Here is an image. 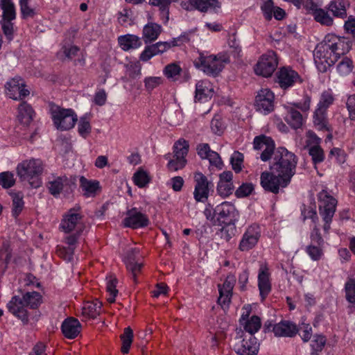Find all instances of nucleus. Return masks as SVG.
I'll list each match as a JSON object with an SVG mask.
<instances>
[{
  "instance_id": "51",
  "label": "nucleus",
  "mask_w": 355,
  "mask_h": 355,
  "mask_svg": "<svg viewBox=\"0 0 355 355\" xmlns=\"http://www.w3.org/2000/svg\"><path fill=\"white\" fill-rule=\"evenodd\" d=\"M78 131L79 135L85 139L91 133L92 126L87 116H83L80 119Z\"/></svg>"
},
{
  "instance_id": "5",
  "label": "nucleus",
  "mask_w": 355,
  "mask_h": 355,
  "mask_svg": "<svg viewBox=\"0 0 355 355\" xmlns=\"http://www.w3.org/2000/svg\"><path fill=\"white\" fill-rule=\"evenodd\" d=\"M215 213L217 215L216 224L223 227L222 233H227L225 240L229 241L234 234L235 223L238 220L239 211L234 205L230 202H223L215 207Z\"/></svg>"
},
{
  "instance_id": "32",
  "label": "nucleus",
  "mask_w": 355,
  "mask_h": 355,
  "mask_svg": "<svg viewBox=\"0 0 355 355\" xmlns=\"http://www.w3.org/2000/svg\"><path fill=\"white\" fill-rule=\"evenodd\" d=\"M12 256V250L9 241H4L0 248V277L8 268Z\"/></svg>"
},
{
  "instance_id": "58",
  "label": "nucleus",
  "mask_w": 355,
  "mask_h": 355,
  "mask_svg": "<svg viewBox=\"0 0 355 355\" xmlns=\"http://www.w3.org/2000/svg\"><path fill=\"white\" fill-rule=\"evenodd\" d=\"M202 4L203 3L200 4V3H196V4H195L191 1V0H185L180 3V6L187 11L197 10L202 12H207V10H206V7L202 6Z\"/></svg>"
},
{
  "instance_id": "49",
  "label": "nucleus",
  "mask_w": 355,
  "mask_h": 355,
  "mask_svg": "<svg viewBox=\"0 0 355 355\" xmlns=\"http://www.w3.org/2000/svg\"><path fill=\"white\" fill-rule=\"evenodd\" d=\"M309 154L311 157L312 162L315 165L320 164L324 159V150L320 145H313L310 147Z\"/></svg>"
},
{
  "instance_id": "64",
  "label": "nucleus",
  "mask_w": 355,
  "mask_h": 355,
  "mask_svg": "<svg viewBox=\"0 0 355 355\" xmlns=\"http://www.w3.org/2000/svg\"><path fill=\"white\" fill-rule=\"evenodd\" d=\"M346 107L349 112V118L352 121H355V94L348 96Z\"/></svg>"
},
{
  "instance_id": "25",
  "label": "nucleus",
  "mask_w": 355,
  "mask_h": 355,
  "mask_svg": "<svg viewBox=\"0 0 355 355\" xmlns=\"http://www.w3.org/2000/svg\"><path fill=\"white\" fill-rule=\"evenodd\" d=\"M233 173L230 171H224L219 175V181L217 184V193L222 198L230 196L234 189Z\"/></svg>"
},
{
  "instance_id": "28",
  "label": "nucleus",
  "mask_w": 355,
  "mask_h": 355,
  "mask_svg": "<svg viewBox=\"0 0 355 355\" xmlns=\"http://www.w3.org/2000/svg\"><path fill=\"white\" fill-rule=\"evenodd\" d=\"M284 120L295 130L302 128L304 121L301 112L293 107H286V114L284 116Z\"/></svg>"
},
{
  "instance_id": "14",
  "label": "nucleus",
  "mask_w": 355,
  "mask_h": 355,
  "mask_svg": "<svg viewBox=\"0 0 355 355\" xmlns=\"http://www.w3.org/2000/svg\"><path fill=\"white\" fill-rule=\"evenodd\" d=\"M261 227L259 225L253 223L249 225L239 244V250L241 252H248L253 249L261 237Z\"/></svg>"
},
{
  "instance_id": "24",
  "label": "nucleus",
  "mask_w": 355,
  "mask_h": 355,
  "mask_svg": "<svg viewBox=\"0 0 355 355\" xmlns=\"http://www.w3.org/2000/svg\"><path fill=\"white\" fill-rule=\"evenodd\" d=\"M139 254L138 248H132L128 250L125 257V262L127 270L132 275V278L135 284L137 283V277L141 272L143 267L142 263H139L137 261V257Z\"/></svg>"
},
{
  "instance_id": "59",
  "label": "nucleus",
  "mask_w": 355,
  "mask_h": 355,
  "mask_svg": "<svg viewBox=\"0 0 355 355\" xmlns=\"http://www.w3.org/2000/svg\"><path fill=\"white\" fill-rule=\"evenodd\" d=\"M0 24L3 34L8 41H11L14 36V24L12 21L1 20Z\"/></svg>"
},
{
  "instance_id": "26",
  "label": "nucleus",
  "mask_w": 355,
  "mask_h": 355,
  "mask_svg": "<svg viewBox=\"0 0 355 355\" xmlns=\"http://www.w3.org/2000/svg\"><path fill=\"white\" fill-rule=\"evenodd\" d=\"M299 331L297 325L289 320H282L275 324L273 333L277 337H294Z\"/></svg>"
},
{
  "instance_id": "20",
  "label": "nucleus",
  "mask_w": 355,
  "mask_h": 355,
  "mask_svg": "<svg viewBox=\"0 0 355 355\" xmlns=\"http://www.w3.org/2000/svg\"><path fill=\"white\" fill-rule=\"evenodd\" d=\"M125 215L123 220V224L125 227L139 229L147 227L149 224L148 216L139 211L136 207L128 209Z\"/></svg>"
},
{
  "instance_id": "6",
  "label": "nucleus",
  "mask_w": 355,
  "mask_h": 355,
  "mask_svg": "<svg viewBox=\"0 0 355 355\" xmlns=\"http://www.w3.org/2000/svg\"><path fill=\"white\" fill-rule=\"evenodd\" d=\"M318 200L319 214L324 222L323 230L325 233H329L338 201L325 189L318 193Z\"/></svg>"
},
{
  "instance_id": "31",
  "label": "nucleus",
  "mask_w": 355,
  "mask_h": 355,
  "mask_svg": "<svg viewBox=\"0 0 355 355\" xmlns=\"http://www.w3.org/2000/svg\"><path fill=\"white\" fill-rule=\"evenodd\" d=\"M162 26L156 23L149 22L143 28V39L145 44L155 41L162 33Z\"/></svg>"
},
{
  "instance_id": "48",
  "label": "nucleus",
  "mask_w": 355,
  "mask_h": 355,
  "mask_svg": "<svg viewBox=\"0 0 355 355\" xmlns=\"http://www.w3.org/2000/svg\"><path fill=\"white\" fill-rule=\"evenodd\" d=\"M182 71V68L177 63L167 64L164 69V73L168 79L176 80Z\"/></svg>"
},
{
  "instance_id": "12",
  "label": "nucleus",
  "mask_w": 355,
  "mask_h": 355,
  "mask_svg": "<svg viewBox=\"0 0 355 355\" xmlns=\"http://www.w3.org/2000/svg\"><path fill=\"white\" fill-rule=\"evenodd\" d=\"M83 216L75 208L70 209L64 216L61 220L60 228L65 233H70L73 231L82 233L84 225L82 222Z\"/></svg>"
},
{
  "instance_id": "53",
  "label": "nucleus",
  "mask_w": 355,
  "mask_h": 355,
  "mask_svg": "<svg viewBox=\"0 0 355 355\" xmlns=\"http://www.w3.org/2000/svg\"><path fill=\"white\" fill-rule=\"evenodd\" d=\"M15 183L14 174L10 171L2 172L0 173V185L5 189L12 187Z\"/></svg>"
},
{
  "instance_id": "35",
  "label": "nucleus",
  "mask_w": 355,
  "mask_h": 355,
  "mask_svg": "<svg viewBox=\"0 0 355 355\" xmlns=\"http://www.w3.org/2000/svg\"><path fill=\"white\" fill-rule=\"evenodd\" d=\"M34 110L26 101L21 102L18 107L17 117L24 123L29 124L33 119Z\"/></svg>"
},
{
  "instance_id": "57",
  "label": "nucleus",
  "mask_w": 355,
  "mask_h": 355,
  "mask_svg": "<svg viewBox=\"0 0 355 355\" xmlns=\"http://www.w3.org/2000/svg\"><path fill=\"white\" fill-rule=\"evenodd\" d=\"M322 245H316L311 243L306 247V252L314 261L319 260L322 255Z\"/></svg>"
},
{
  "instance_id": "62",
  "label": "nucleus",
  "mask_w": 355,
  "mask_h": 355,
  "mask_svg": "<svg viewBox=\"0 0 355 355\" xmlns=\"http://www.w3.org/2000/svg\"><path fill=\"white\" fill-rule=\"evenodd\" d=\"M300 331V336L304 343H307L310 340L313 331L312 327L309 324L302 323L300 327H298Z\"/></svg>"
},
{
  "instance_id": "19",
  "label": "nucleus",
  "mask_w": 355,
  "mask_h": 355,
  "mask_svg": "<svg viewBox=\"0 0 355 355\" xmlns=\"http://www.w3.org/2000/svg\"><path fill=\"white\" fill-rule=\"evenodd\" d=\"M243 310V312L239 320L240 324L243 327L245 331L248 333V335L254 336V334L261 329V318L257 315H252L250 318L252 308L249 304L245 305Z\"/></svg>"
},
{
  "instance_id": "23",
  "label": "nucleus",
  "mask_w": 355,
  "mask_h": 355,
  "mask_svg": "<svg viewBox=\"0 0 355 355\" xmlns=\"http://www.w3.org/2000/svg\"><path fill=\"white\" fill-rule=\"evenodd\" d=\"M7 95L14 100H21L28 96L30 92L25 88L23 80L19 78H14L5 85Z\"/></svg>"
},
{
  "instance_id": "41",
  "label": "nucleus",
  "mask_w": 355,
  "mask_h": 355,
  "mask_svg": "<svg viewBox=\"0 0 355 355\" xmlns=\"http://www.w3.org/2000/svg\"><path fill=\"white\" fill-rule=\"evenodd\" d=\"M328 8L335 17L343 19L347 16L345 1L344 0H334L331 1Z\"/></svg>"
},
{
  "instance_id": "7",
  "label": "nucleus",
  "mask_w": 355,
  "mask_h": 355,
  "mask_svg": "<svg viewBox=\"0 0 355 355\" xmlns=\"http://www.w3.org/2000/svg\"><path fill=\"white\" fill-rule=\"evenodd\" d=\"M50 113L55 127L61 131L69 130L74 127L78 118L72 109H66L51 104Z\"/></svg>"
},
{
  "instance_id": "4",
  "label": "nucleus",
  "mask_w": 355,
  "mask_h": 355,
  "mask_svg": "<svg viewBox=\"0 0 355 355\" xmlns=\"http://www.w3.org/2000/svg\"><path fill=\"white\" fill-rule=\"evenodd\" d=\"M230 62V56L225 53L207 55L200 52L199 56L194 60L193 64L207 76L216 77L222 71L225 64Z\"/></svg>"
},
{
  "instance_id": "42",
  "label": "nucleus",
  "mask_w": 355,
  "mask_h": 355,
  "mask_svg": "<svg viewBox=\"0 0 355 355\" xmlns=\"http://www.w3.org/2000/svg\"><path fill=\"white\" fill-rule=\"evenodd\" d=\"M120 338L122 343L121 352L123 354H128L133 340L132 329L130 327L125 328L123 333L120 336Z\"/></svg>"
},
{
  "instance_id": "27",
  "label": "nucleus",
  "mask_w": 355,
  "mask_h": 355,
  "mask_svg": "<svg viewBox=\"0 0 355 355\" xmlns=\"http://www.w3.org/2000/svg\"><path fill=\"white\" fill-rule=\"evenodd\" d=\"M81 325L78 319L72 317L65 319L61 326V330L67 338L73 339L80 332Z\"/></svg>"
},
{
  "instance_id": "18",
  "label": "nucleus",
  "mask_w": 355,
  "mask_h": 355,
  "mask_svg": "<svg viewBox=\"0 0 355 355\" xmlns=\"http://www.w3.org/2000/svg\"><path fill=\"white\" fill-rule=\"evenodd\" d=\"M242 340L234 345L236 352L239 355H257L259 349V343L253 335H245L242 332Z\"/></svg>"
},
{
  "instance_id": "45",
  "label": "nucleus",
  "mask_w": 355,
  "mask_h": 355,
  "mask_svg": "<svg viewBox=\"0 0 355 355\" xmlns=\"http://www.w3.org/2000/svg\"><path fill=\"white\" fill-rule=\"evenodd\" d=\"M24 207V202L21 193H14L12 196V215L17 218Z\"/></svg>"
},
{
  "instance_id": "46",
  "label": "nucleus",
  "mask_w": 355,
  "mask_h": 355,
  "mask_svg": "<svg viewBox=\"0 0 355 355\" xmlns=\"http://www.w3.org/2000/svg\"><path fill=\"white\" fill-rule=\"evenodd\" d=\"M117 283V279L112 275H110L107 278L106 290L109 293L107 301L110 303H113L115 302V297L118 293V290L116 289Z\"/></svg>"
},
{
  "instance_id": "2",
  "label": "nucleus",
  "mask_w": 355,
  "mask_h": 355,
  "mask_svg": "<svg viewBox=\"0 0 355 355\" xmlns=\"http://www.w3.org/2000/svg\"><path fill=\"white\" fill-rule=\"evenodd\" d=\"M297 158L284 147H279L275 152L270 171L283 178V182L290 183L295 173Z\"/></svg>"
},
{
  "instance_id": "17",
  "label": "nucleus",
  "mask_w": 355,
  "mask_h": 355,
  "mask_svg": "<svg viewBox=\"0 0 355 355\" xmlns=\"http://www.w3.org/2000/svg\"><path fill=\"white\" fill-rule=\"evenodd\" d=\"M6 308L15 317L21 321L23 324H27L29 322V313L27 306L23 298L18 295H14L7 303Z\"/></svg>"
},
{
  "instance_id": "8",
  "label": "nucleus",
  "mask_w": 355,
  "mask_h": 355,
  "mask_svg": "<svg viewBox=\"0 0 355 355\" xmlns=\"http://www.w3.org/2000/svg\"><path fill=\"white\" fill-rule=\"evenodd\" d=\"M173 157L167 164V168L171 171H176L183 168L187 164L186 157L189 153V144L184 139H180L175 142L173 147Z\"/></svg>"
},
{
  "instance_id": "33",
  "label": "nucleus",
  "mask_w": 355,
  "mask_h": 355,
  "mask_svg": "<svg viewBox=\"0 0 355 355\" xmlns=\"http://www.w3.org/2000/svg\"><path fill=\"white\" fill-rule=\"evenodd\" d=\"M118 42L123 51L135 49L141 46L140 38L137 35L130 34L119 36Z\"/></svg>"
},
{
  "instance_id": "11",
  "label": "nucleus",
  "mask_w": 355,
  "mask_h": 355,
  "mask_svg": "<svg viewBox=\"0 0 355 355\" xmlns=\"http://www.w3.org/2000/svg\"><path fill=\"white\" fill-rule=\"evenodd\" d=\"M195 182L193 198L196 202H205L213 190L214 184L201 172H196L193 175Z\"/></svg>"
},
{
  "instance_id": "43",
  "label": "nucleus",
  "mask_w": 355,
  "mask_h": 355,
  "mask_svg": "<svg viewBox=\"0 0 355 355\" xmlns=\"http://www.w3.org/2000/svg\"><path fill=\"white\" fill-rule=\"evenodd\" d=\"M178 0H149V4L159 8L162 17H165L166 21L168 20L169 8L172 2Z\"/></svg>"
},
{
  "instance_id": "30",
  "label": "nucleus",
  "mask_w": 355,
  "mask_h": 355,
  "mask_svg": "<svg viewBox=\"0 0 355 355\" xmlns=\"http://www.w3.org/2000/svg\"><path fill=\"white\" fill-rule=\"evenodd\" d=\"M313 119V123L318 130L332 132L333 129L329 123L327 111L316 108Z\"/></svg>"
},
{
  "instance_id": "21",
  "label": "nucleus",
  "mask_w": 355,
  "mask_h": 355,
  "mask_svg": "<svg viewBox=\"0 0 355 355\" xmlns=\"http://www.w3.org/2000/svg\"><path fill=\"white\" fill-rule=\"evenodd\" d=\"M235 283V276L234 275H227L222 285H218L219 297L218 298L217 302L223 309H227L230 306Z\"/></svg>"
},
{
  "instance_id": "44",
  "label": "nucleus",
  "mask_w": 355,
  "mask_h": 355,
  "mask_svg": "<svg viewBox=\"0 0 355 355\" xmlns=\"http://www.w3.org/2000/svg\"><path fill=\"white\" fill-rule=\"evenodd\" d=\"M313 11L314 19L316 21L327 26L333 24V19L329 16L327 11L322 8L313 9Z\"/></svg>"
},
{
  "instance_id": "29",
  "label": "nucleus",
  "mask_w": 355,
  "mask_h": 355,
  "mask_svg": "<svg viewBox=\"0 0 355 355\" xmlns=\"http://www.w3.org/2000/svg\"><path fill=\"white\" fill-rule=\"evenodd\" d=\"M214 89L210 82L202 80L198 82L196 86L195 101L198 102L206 101L212 96Z\"/></svg>"
},
{
  "instance_id": "3",
  "label": "nucleus",
  "mask_w": 355,
  "mask_h": 355,
  "mask_svg": "<svg viewBox=\"0 0 355 355\" xmlns=\"http://www.w3.org/2000/svg\"><path fill=\"white\" fill-rule=\"evenodd\" d=\"M44 169L42 159L32 157L19 162L16 173L21 182H28L31 187L38 188L42 184L41 175Z\"/></svg>"
},
{
  "instance_id": "52",
  "label": "nucleus",
  "mask_w": 355,
  "mask_h": 355,
  "mask_svg": "<svg viewBox=\"0 0 355 355\" xmlns=\"http://www.w3.org/2000/svg\"><path fill=\"white\" fill-rule=\"evenodd\" d=\"M210 125L211 131L217 135H221L225 129V125L219 115L214 116Z\"/></svg>"
},
{
  "instance_id": "36",
  "label": "nucleus",
  "mask_w": 355,
  "mask_h": 355,
  "mask_svg": "<svg viewBox=\"0 0 355 355\" xmlns=\"http://www.w3.org/2000/svg\"><path fill=\"white\" fill-rule=\"evenodd\" d=\"M21 297L26 306L31 309H37L42 302V296L37 291L26 292Z\"/></svg>"
},
{
  "instance_id": "56",
  "label": "nucleus",
  "mask_w": 355,
  "mask_h": 355,
  "mask_svg": "<svg viewBox=\"0 0 355 355\" xmlns=\"http://www.w3.org/2000/svg\"><path fill=\"white\" fill-rule=\"evenodd\" d=\"M29 1L19 0L20 11L23 19L33 17L36 14L35 9L30 7Z\"/></svg>"
},
{
  "instance_id": "13",
  "label": "nucleus",
  "mask_w": 355,
  "mask_h": 355,
  "mask_svg": "<svg viewBox=\"0 0 355 355\" xmlns=\"http://www.w3.org/2000/svg\"><path fill=\"white\" fill-rule=\"evenodd\" d=\"M277 82L282 89L286 90L295 84H302L303 79L291 67H282L277 72Z\"/></svg>"
},
{
  "instance_id": "37",
  "label": "nucleus",
  "mask_w": 355,
  "mask_h": 355,
  "mask_svg": "<svg viewBox=\"0 0 355 355\" xmlns=\"http://www.w3.org/2000/svg\"><path fill=\"white\" fill-rule=\"evenodd\" d=\"M80 187L84 191V196L89 197L96 194V191L99 189V182L96 180H89L84 176H81L80 178Z\"/></svg>"
},
{
  "instance_id": "22",
  "label": "nucleus",
  "mask_w": 355,
  "mask_h": 355,
  "mask_svg": "<svg viewBox=\"0 0 355 355\" xmlns=\"http://www.w3.org/2000/svg\"><path fill=\"white\" fill-rule=\"evenodd\" d=\"M258 288L261 301L263 302L272 290L270 272L266 263L261 264L259 269Z\"/></svg>"
},
{
  "instance_id": "47",
  "label": "nucleus",
  "mask_w": 355,
  "mask_h": 355,
  "mask_svg": "<svg viewBox=\"0 0 355 355\" xmlns=\"http://www.w3.org/2000/svg\"><path fill=\"white\" fill-rule=\"evenodd\" d=\"M133 181L135 185L143 188L150 182V177L146 171L139 169L134 174Z\"/></svg>"
},
{
  "instance_id": "60",
  "label": "nucleus",
  "mask_w": 355,
  "mask_h": 355,
  "mask_svg": "<svg viewBox=\"0 0 355 355\" xmlns=\"http://www.w3.org/2000/svg\"><path fill=\"white\" fill-rule=\"evenodd\" d=\"M231 164L233 170L236 173H239L242 169V164L243 162V155L238 151L234 152L231 157Z\"/></svg>"
},
{
  "instance_id": "55",
  "label": "nucleus",
  "mask_w": 355,
  "mask_h": 355,
  "mask_svg": "<svg viewBox=\"0 0 355 355\" xmlns=\"http://www.w3.org/2000/svg\"><path fill=\"white\" fill-rule=\"evenodd\" d=\"M254 189V184L250 182L243 183L236 191L237 198H244L250 196Z\"/></svg>"
},
{
  "instance_id": "16",
  "label": "nucleus",
  "mask_w": 355,
  "mask_h": 355,
  "mask_svg": "<svg viewBox=\"0 0 355 355\" xmlns=\"http://www.w3.org/2000/svg\"><path fill=\"white\" fill-rule=\"evenodd\" d=\"M260 184L265 191L275 194L279 193L280 187L285 188L289 184V183L283 182V178L272 171L261 173Z\"/></svg>"
},
{
  "instance_id": "38",
  "label": "nucleus",
  "mask_w": 355,
  "mask_h": 355,
  "mask_svg": "<svg viewBox=\"0 0 355 355\" xmlns=\"http://www.w3.org/2000/svg\"><path fill=\"white\" fill-rule=\"evenodd\" d=\"M1 8L3 10L1 20L12 21L16 18L15 6L12 0H1Z\"/></svg>"
},
{
  "instance_id": "1",
  "label": "nucleus",
  "mask_w": 355,
  "mask_h": 355,
  "mask_svg": "<svg viewBox=\"0 0 355 355\" xmlns=\"http://www.w3.org/2000/svg\"><path fill=\"white\" fill-rule=\"evenodd\" d=\"M352 48L349 38L327 34L315 48V62L322 72L334 65L342 55L347 53Z\"/></svg>"
},
{
  "instance_id": "50",
  "label": "nucleus",
  "mask_w": 355,
  "mask_h": 355,
  "mask_svg": "<svg viewBox=\"0 0 355 355\" xmlns=\"http://www.w3.org/2000/svg\"><path fill=\"white\" fill-rule=\"evenodd\" d=\"M327 343V338L322 334H315L313 336L312 343L311 344V350L315 354H320L324 349Z\"/></svg>"
},
{
  "instance_id": "40",
  "label": "nucleus",
  "mask_w": 355,
  "mask_h": 355,
  "mask_svg": "<svg viewBox=\"0 0 355 355\" xmlns=\"http://www.w3.org/2000/svg\"><path fill=\"white\" fill-rule=\"evenodd\" d=\"M335 101L334 95L331 89L324 90L322 92L317 108L327 111L334 104Z\"/></svg>"
},
{
  "instance_id": "63",
  "label": "nucleus",
  "mask_w": 355,
  "mask_h": 355,
  "mask_svg": "<svg viewBox=\"0 0 355 355\" xmlns=\"http://www.w3.org/2000/svg\"><path fill=\"white\" fill-rule=\"evenodd\" d=\"M162 82L161 77H148L144 79L145 87L148 92L160 85Z\"/></svg>"
},
{
  "instance_id": "9",
  "label": "nucleus",
  "mask_w": 355,
  "mask_h": 355,
  "mask_svg": "<svg viewBox=\"0 0 355 355\" xmlns=\"http://www.w3.org/2000/svg\"><path fill=\"white\" fill-rule=\"evenodd\" d=\"M277 66V55L275 51L270 50L259 58L254 67V72L257 75L263 77H270Z\"/></svg>"
},
{
  "instance_id": "39",
  "label": "nucleus",
  "mask_w": 355,
  "mask_h": 355,
  "mask_svg": "<svg viewBox=\"0 0 355 355\" xmlns=\"http://www.w3.org/2000/svg\"><path fill=\"white\" fill-rule=\"evenodd\" d=\"M301 215L303 221L311 219L312 223L315 225L318 223V216L316 211V207L314 204L306 205L303 204L301 207Z\"/></svg>"
},
{
  "instance_id": "61",
  "label": "nucleus",
  "mask_w": 355,
  "mask_h": 355,
  "mask_svg": "<svg viewBox=\"0 0 355 355\" xmlns=\"http://www.w3.org/2000/svg\"><path fill=\"white\" fill-rule=\"evenodd\" d=\"M75 250L69 247L58 246L57 254L64 260L70 261L73 259Z\"/></svg>"
},
{
  "instance_id": "34",
  "label": "nucleus",
  "mask_w": 355,
  "mask_h": 355,
  "mask_svg": "<svg viewBox=\"0 0 355 355\" xmlns=\"http://www.w3.org/2000/svg\"><path fill=\"white\" fill-rule=\"evenodd\" d=\"M102 304L98 300L92 302H86L83 304L82 313L85 317L95 318L101 311Z\"/></svg>"
},
{
  "instance_id": "54",
  "label": "nucleus",
  "mask_w": 355,
  "mask_h": 355,
  "mask_svg": "<svg viewBox=\"0 0 355 355\" xmlns=\"http://www.w3.org/2000/svg\"><path fill=\"white\" fill-rule=\"evenodd\" d=\"M346 300L352 303L355 304V279H350L346 282L345 286Z\"/></svg>"
},
{
  "instance_id": "10",
  "label": "nucleus",
  "mask_w": 355,
  "mask_h": 355,
  "mask_svg": "<svg viewBox=\"0 0 355 355\" xmlns=\"http://www.w3.org/2000/svg\"><path fill=\"white\" fill-rule=\"evenodd\" d=\"M46 187L50 194L57 198L62 191H72L76 187V179L68 178L64 175L62 176H52V180H49Z\"/></svg>"
},
{
  "instance_id": "15",
  "label": "nucleus",
  "mask_w": 355,
  "mask_h": 355,
  "mask_svg": "<svg viewBox=\"0 0 355 355\" xmlns=\"http://www.w3.org/2000/svg\"><path fill=\"white\" fill-rule=\"evenodd\" d=\"M254 108L257 111L268 114L275 108V94L269 89H261L255 96Z\"/></svg>"
}]
</instances>
